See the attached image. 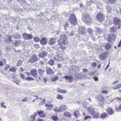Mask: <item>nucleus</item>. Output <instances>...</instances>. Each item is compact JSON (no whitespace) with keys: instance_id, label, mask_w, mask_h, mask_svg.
Listing matches in <instances>:
<instances>
[{"instance_id":"4c0bfd02","label":"nucleus","mask_w":121,"mask_h":121,"mask_svg":"<svg viewBox=\"0 0 121 121\" xmlns=\"http://www.w3.org/2000/svg\"><path fill=\"white\" fill-rule=\"evenodd\" d=\"M25 79L27 80L31 81L34 80V79L33 78L30 77H28L26 78H25Z\"/></svg>"},{"instance_id":"c03bdc74","label":"nucleus","mask_w":121,"mask_h":121,"mask_svg":"<svg viewBox=\"0 0 121 121\" xmlns=\"http://www.w3.org/2000/svg\"><path fill=\"white\" fill-rule=\"evenodd\" d=\"M91 118V117L90 116L87 115L84 117V119L85 120H86L88 119Z\"/></svg>"},{"instance_id":"052dcab7","label":"nucleus","mask_w":121,"mask_h":121,"mask_svg":"<svg viewBox=\"0 0 121 121\" xmlns=\"http://www.w3.org/2000/svg\"><path fill=\"white\" fill-rule=\"evenodd\" d=\"M93 78L95 81H97L98 80V78L96 76L94 77H93Z\"/></svg>"},{"instance_id":"423d86ee","label":"nucleus","mask_w":121,"mask_h":121,"mask_svg":"<svg viewBox=\"0 0 121 121\" xmlns=\"http://www.w3.org/2000/svg\"><path fill=\"white\" fill-rule=\"evenodd\" d=\"M107 39L108 42L111 43L112 41H114L116 38V35L109 34L107 35Z\"/></svg>"},{"instance_id":"6e6d98bb","label":"nucleus","mask_w":121,"mask_h":121,"mask_svg":"<svg viewBox=\"0 0 121 121\" xmlns=\"http://www.w3.org/2000/svg\"><path fill=\"white\" fill-rule=\"evenodd\" d=\"M48 78H44L43 79V80L45 83L46 82L48 81Z\"/></svg>"},{"instance_id":"6ab92c4d","label":"nucleus","mask_w":121,"mask_h":121,"mask_svg":"<svg viewBox=\"0 0 121 121\" xmlns=\"http://www.w3.org/2000/svg\"><path fill=\"white\" fill-rule=\"evenodd\" d=\"M73 114L75 117L76 118L80 117V113L78 110L74 111Z\"/></svg>"},{"instance_id":"0eeeda50","label":"nucleus","mask_w":121,"mask_h":121,"mask_svg":"<svg viewBox=\"0 0 121 121\" xmlns=\"http://www.w3.org/2000/svg\"><path fill=\"white\" fill-rule=\"evenodd\" d=\"M83 20L85 23H89L91 22V19L90 18L89 15L87 14L85 15L83 18Z\"/></svg>"},{"instance_id":"393cba45","label":"nucleus","mask_w":121,"mask_h":121,"mask_svg":"<svg viewBox=\"0 0 121 121\" xmlns=\"http://www.w3.org/2000/svg\"><path fill=\"white\" fill-rule=\"evenodd\" d=\"M57 92L61 93H65L67 92L66 91L63 90L61 89L60 88H57Z\"/></svg>"},{"instance_id":"2f4dec72","label":"nucleus","mask_w":121,"mask_h":121,"mask_svg":"<svg viewBox=\"0 0 121 121\" xmlns=\"http://www.w3.org/2000/svg\"><path fill=\"white\" fill-rule=\"evenodd\" d=\"M9 71H12L13 73H15L16 71V69L15 67H12L9 68Z\"/></svg>"},{"instance_id":"f704fd0d","label":"nucleus","mask_w":121,"mask_h":121,"mask_svg":"<svg viewBox=\"0 0 121 121\" xmlns=\"http://www.w3.org/2000/svg\"><path fill=\"white\" fill-rule=\"evenodd\" d=\"M115 110L117 112H119L120 110L121 111V104H120L119 107H116L115 108Z\"/></svg>"},{"instance_id":"5fc2aeb1","label":"nucleus","mask_w":121,"mask_h":121,"mask_svg":"<svg viewBox=\"0 0 121 121\" xmlns=\"http://www.w3.org/2000/svg\"><path fill=\"white\" fill-rule=\"evenodd\" d=\"M115 99H117L118 101H121V97H117Z\"/></svg>"},{"instance_id":"1a4fd4ad","label":"nucleus","mask_w":121,"mask_h":121,"mask_svg":"<svg viewBox=\"0 0 121 121\" xmlns=\"http://www.w3.org/2000/svg\"><path fill=\"white\" fill-rule=\"evenodd\" d=\"M22 37L25 40H28L32 39L33 37V35L25 33L22 35Z\"/></svg>"},{"instance_id":"13d9d810","label":"nucleus","mask_w":121,"mask_h":121,"mask_svg":"<svg viewBox=\"0 0 121 121\" xmlns=\"http://www.w3.org/2000/svg\"><path fill=\"white\" fill-rule=\"evenodd\" d=\"M20 76L21 78L22 79H24L25 78V76L23 74H21L20 75Z\"/></svg>"},{"instance_id":"8fccbe9b","label":"nucleus","mask_w":121,"mask_h":121,"mask_svg":"<svg viewBox=\"0 0 121 121\" xmlns=\"http://www.w3.org/2000/svg\"><path fill=\"white\" fill-rule=\"evenodd\" d=\"M22 61L21 60H19L17 64V65L18 66H20L22 64Z\"/></svg>"},{"instance_id":"5701e85b","label":"nucleus","mask_w":121,"mask_h":121,"mask_svg":"<svg viewBox=\"0 0 121 121\" xmlns=\"http://www.w3.org/2000/svg\"><path fill=\"white\" fill-rule=\"evenodd\" d=\"M99 115L100 114L99 112L95 113V112H94L91 115L94 118L96 119L99 118Z\"/></svg>"},{"instance_id":"cd10ccee","label":"nucleus","mask_w":121,"mask_h":121,"mask_svg":"<svg viewBox=\"0 0 121 121\" xmlns=\"http://www.w3.org/2000/svg\"><path fill=\"white\" fill-rule=\"evenodd\" d=\"M108 116V115L105 113H102L100 115V117L102 119L106 118Z\"/></svg>"},{"instance_id":"ddd939ff","label":"nucleus","mask_w":121,"mask_h":121,"mask_svg":"<svg viewBox=\"0 0 121 121\" xmlns=\"http://www.w3.org/2000/svg\"><path fill=\"white\" fill-rule=\"evenodd\" d=\"M47 39L45 37H43L40 41V42L41 45H44L47 43Z\"/></svg>"},{"instance_id":"412c9836","label":"nucleus","mask_w":121,"mask_h":121,"mask_svg":"<svg viewBox=\"0 0 121 121\" xmlns=\"http://www.w3.org/2000/svg\"><path fill=\"white\" fill-rule=\"evenodd\" d=\"M46 71L47 73L49 75L54 74V73L52 70L50 68L47 69H46Z\"/></svg>"},{"instance_id":"2eb2a0df","label":"nucleus","mask_w":121,"mask_h":121,"mask_svg":"<svg viewBox=\"0 0 121 121\" xmlns=\"http://www.w3.org/2000/svg\"><path fill=\"white\" fill-rule=\"evenodd\" d=\"M87 111L91 115H92L95 112V109L91 107H88L87 108Z\"/></svg>"},{"instance_id":"774afa93","label":"nucleus","mask_w":121,"mask_h":121,"mask_svg":"<svg viewBox=\"0 0 121 121\" xmlns=\"http://www.w3.org/2000/svg\"><path fill=\"white\" fill-rule=\"evenodd\" d=\"M83 71L84 72H86L88 71V69H83Z\"/></svg>"},{"instance_id":"3c124183","label":"nucleus","mask_w":121,"mask_h":121,"mask_svg":"<svg viewBox=\"0 0 121 121\" xmlns=\"http://www.w3.org/2000/svg\"><path fill=\"white\" fill-rule=\"evenodd\" d=\"M91 66L92 67H95L97 66V64L96 62H93L92 63Z\"/></svg>"},{"instance_id":"a878e982","label":"nucleus","mask_w":121,"mask_h":121,"mask_svg":"<svg viewBox=\"0 0 121 121\" xmlns=\"http://www.w3.org/2000/svg\"><path fill=\"white\" fill-rule=\"evenodd\" d=\"M64 114L65 117H71L72 116L71 114L67 111L65 112Z\"/></svg>"},{"instance_id":"58836bf2","label":"nucleus","mask_w":121,"mask_h":121,"mask_svg":"<svg viewBox=\"0 0 121 121\" xmlns=\"http://www.w3.org/2000/svg\"><path fill=\"white\" fill-rule=\"evenodd\" d=\"M33 39L34 41L37 42H38L40 40V39L39 38L36 37H34Z\"/></svg>"},{"instance_id":"7ed1b4c3","label":"nucleus","mask_w":121,"mask_h":121,"mask_svg":"<svg viewBox=\"0 0 121 121\" xmlns=\"http://www.w3.org/2000/svg\"><path fill=\"white\" fill-rule=\"evenodd\" d=\"M97 20L100 22H102L105 20V16L103 13L100 12L96 16Z\"/></svg>"},{"instance_id":"a18cd8bd","label":"nucleus","mask_w":121,"mask_h":121,"mask_svg":"<svg viewBox=\"0 0 121 121\" xmlns=\"http://www.w3.org/2000/svg\"><path fill=\"white\" fill-rule=\"evenodd\" d=\"M96 31L98 33H100L102 32V30L99 28H97L96 29Z\"/></svg>"},{"instance_id":"7c9ffc66","label":"nucleus","mask_w":121,"mask_h":121,"mask_svg":"<svg viewBox=\"0 0 121 121\" xmlns=\"http://www.w3.org/2000/svg\"><path fill=\"white\" fill-rule=\"evenodd\" d=\"M117 27L114 26H112L110 28V30L111 32H115L117 29Z\"/></svg>"},{"instance_id":"79ce46f5","label":"nucleus","mask_w":121,"mask_h":121,"mask_svg":"<svg viewBox=\"0 0 121 121\" xmlns=\"http://www.w3.org/2000/svg\"><path fill=\"white\" fill-rule=\"evenodd\" d=\"M21 41H15L14 42V44L15 45L18 46L21 44Z\"/></svg>"},{"instance_id":"49530a36","label":"nucleus","mask_w":121,"mask_h":121,"mask_svg":"<svg viewBox=\"0 0 121 121\" xmlns=\"http://www.w3.org/2000/svg\"><path fill=\"white\" fill-rule=\"evenodd\" d=\"M69 24L68 22H67L65 23V24L64 25V26L65 28H66L69 26Z\"/></svg>"},{"instance_id":"f03ea898","label":"nucleus","mask_w":121,"mask_h":121,"mask_svg":"<svg viewBox=\"0 0 121 121\" xmlns=\"http://www.w3.org/2000/svg\"><path fill=\"white\" fill-rule=\"evenodd\" d=\"M68 21L72 25H76L78 23L77 19L75 15L73 14L70 15Z\"/></svg>"},{"instance_id":"4d7b16f0","label":"nucleus","mask_w":121,"mask_h":121,"mask_svg":"<svg viewBox=\"0 0 121 121\" xmlns=\"http://www.w3.org/2000/svg\"><path fill=\"white\" fill-rule=\"evenodd\" d=\"M6 65L7 66L5 67L4 68V69L6 70H7L10 67V66L9 65Z\"/></svg>"},{"instance_id":"c756f323","label":"nucleus","mask_w":121,"mask_h":121,"mask_svg":"<svg viewBox=\"0 0 121 121\" xmlns=\"http://www.w3.org/2000/svg\"><path fill=\"white\" fill-rule=\"evenodd\" d=\"M111 44L109 43H107L105 45V48L106 50H107L111 48Z\"/></svg>"},{"instance_id":"a19ab883","label":"nucleus","mask_w":121,"mask_h":121,"mask_svg":"<svg viewBox=\"0 0 121 121\" xmlns=\"http://www.w3.org/2000/svg\"><path fill=\"white\" fill-rule=\"evenodd\" d=\"M12 37L10 35H9L7 38L8 39L7 41V42H12L13 41L12 40Z\"/></svg>"},{"instance_id":"338daca9","label":"nucleus","mask_w":121,"mask_h":121,"mask_svg":"<svg viewBox=\"0 0 121 121\" xmlns=\"http://www.w3.org/2000/svg\"><path fill=\"white\" fill-rule=\"evenodd\" d=\"M37 121H44V120L42 119L39 118L37 120Z\"/></svg>"},{"instance_id":"4be33fe9","label":"nucleus","mask_w":121,"mask_h":121,"mask_svg":"<svg viewBox=\"0 0 121 121\" xmlns=\"http://www.w3.org/2000/svg\"><path fill=\"white\" fill-rule=\"evenodd\" d=\"M99 57L101 60H105L106 58L105 54L102 53L99 56Z\"/></svg>"},{"instance_id":"39448f33","label":"nucleus","mask_w":121,"mask_h":121,"mask_svg":"<svg viewBox=\"0 0 121 121\" xmlns=\"http://www.w3.org/2000/svg\"><path fill=\"white\" fill-rule=\"evenodd\" d=\"M38 60V58L36 55L35 54H33L30 58L28 60V62L30 63H33Z\"/></svg>"},{"instance_id":"09e8293b","label":"nucleus","mask_w":121,"mask_h":121,"mask_svg":"<svg viewBox=\"0 0 121 121\" xmlns=\"http://www.w3.org/2000/svg\"><path fill=\"white\" fill-rule=\"evenodd\" d=\"M34 46L36 48H40L39 45L38 44H35Z\"/></svg>"},{"instance_id":"9b49d317","label":"nucleus","mask_w":121,"mask_h":121,"mask_svg":"<svg viewBox=\"0 0 121 121\" xmlns=\"http://www.w3.org/2000/svg\"><path fill=\"white\" fill-rule=\"evenodd\" d=\"M113 22L115 25L117 24L119 25V24L121 23V21L119 18L116 17H114L113 19Z\"/></svg>"},{"instance_id":"72a5a7b5","label":"nucleus","mask_w":121,"mask_h":121,"mask_svg":"<svg viewBox=\"0 0 121 121\" xmlns=\"http://www.w3.org/2000/svg\"><path fill=\"white\" fill-rule=\"evenodd\" d=\"M63 97L60 95L58 94L56 96V98L57 99L61 100L63 99Z\"/></svg>"},{"instance_id":"9d476101","label":"nucleus","mask_w":121,"mask_h":121,"mask_svg":"<svg viewBox=\"0 0 121 121\" xmlns=\"http://www.w3.org/2000/svg\"><path fill=\"white\" fill-rule=\"evenodd\" d=\"M67 109V107L65 105H61L59 107L58 111V112H60L66 110Z\"/></svg>"},{"instance_id":"473e14b6","label":"nucleus","mask_w":121,"mask_h":121,"mask_svg":"<svg viewBox=\"0 0 121 121\" xmlns=\"http://www.w3.org/2000/svg\"><path fill=\"white\" fill-rule=\"evenodd\" d=\"M117 0H108V3L113 4L117 2Z\"/></svg>"},{"instance_id":"f257e3e1","label":"nucleus","mask_w":121,"mask_h":121,"mask_svg":"<svg viewBox=\"0 0 121 121\" xmlns=\"http://www.w3.org/2000/svg\"><path fill=\"white\" fill-rule=\"evenodd\" d=\"M57 42L61 49L65 50L66 45L68 44L67 36L64 34L61 35L60 38L57 40Z\"/></svg>"},{"instance_id":"6e6552de","label":"nucleus","mask_w":121,"mask_h":121,"mask_svg":"<svg viewBox=\"0 0 121 121\" xmlns=\"http://www.w3.org/2000/svg\"><path fill=\"white\" fill-rule=\"evenodd\" d=\"M45 72V71L40 68H39L38 69V72L39 74L38 76V80H42L43 77V73Z\"/></svg>"},{"instance_id":"e2e57ef3","label":"nucleus","mask_w":121,"mask_h":121,"mask_svg":"<svg viewBox=\"0 0 121 121\" xmlns=\"http://www.w3.org/2000/svg\"><path fill=\"white\" fill-rule=\"evenodd\" d=\"M121 46V40L118 44V47H119Z\"/></svg>"},{"instance_id":"bf43d9fd","label":"nucleus","mask_w":121,"mask_h":121,"mask_svg":"<svg viewBox=\"0 0 121 121\" xmlns=\"http://www.w3.org/2000/svg\"><path fill=\"white\" fill-rule=\"evenodd\" d=\"M39 63L41 65H43L44 64V62L42 61L41 60L39 62Z\"/></svg>"},{"instance_id":"bb28decb","label":"nucleus","mask_w":121,"mask_h":121,"mask_svg":"<svg viewBox=\"0 0 121 121\" xmlns=\"http://www.w3.org/2000/svg\"><path fill=\"white\" fill-rule=\"evenodd\" d=\"M79 33L82 35L85 34V30L82 28H80L78 30Z\"/></svg>"},{"instance_id":"ea45409f","label":"nucleus","mask_w":121,"mask_h":121,"mask_svg":"<svg viewBox=\"0 0 121 121\" xmlns=\"http://www.w3.org/2000/svg\"><path fill=\"white\" fill-rule=\"evenodd\" d=\"M58 76L53 77L51 79L52 81L54 82L58 80Z\"/></svg>"},{"instance_id":"864d4df0","label":"nucleus","mask_w":121,"mask_h":121,"mask_svg":"<svg viewBox=\"0 0 121 121\" xmlns=\"http://www.w3.org/2000/svg\"><path fill=\"white\" fill-rule=\"evenodd\" d=\"M118 82L119 81L118 80L116 81L112 82V84L113 85H114Z\"/></svg>"},{"instance_id":"69168bd1","label":"nucleus","mask_w":121,"mask_h":121,"mask_svg":"<svg viewBox=\"0 0 121 121\" xmlns=\"http://www.w3.org/2000/svg\"><path fill=\"white\" fill-rule=\"evenodd\" d=\"M61 65L60 64H58L57 65V67L59 68H61Z\"/></svg>"},{"instance_id":"603ef678","label":"nucleus","mask_w":121,"mask_h":121,"mask_svg":"<svg viewBox=\"0 0 121 121\" xmlns=\"http://www.w3.org/2000/svg\"><path fill=\"white\" fill-rule=\"evenodd\" d=\"M102 92L103 94H107L108 92L107 90H103L102 91Z\"/></svg>"},{"instance_id":"a211bd4d","label":"nucleus","mask_w":121,"mask_h":121,"mask_svg":"<svg viewBox=\"0 0 121 121\" xmlns=\"http://www.w3.org/2000/svg\"><path fill=\"white\" fill-rule=\"evenodd\" d=\"M64 78L66 80H69V82H72L73 80V77L71 76H66L64 77Z\"/></svg>"},{"instance_id":"f3484780","label":"nucleus","mask_w":121,"mask_h":121,"mask_svg":"<svg viewBox=\"0 0 121 121\" xmlns=\"http://www.w3.org/2000/svg\"><path fill=\"white\" fill-rule=\"evenodd\" d=\"M96 99L98 101H99L102 103L104 102L105 101L104 98L102 96H97L96 97Z\"/></svg>"},{"instance_id":"f8f14e48","label":"nucleus","mask_w":121,"mask_h":121,"mask_svg":"<svg viewBox=\"0 0 121 121\" xmlns=\"http://www.w3.org/2000/svg\"><path fill=\"white\" fill-rule=\"evenodd\" d=\"M106 112L109 115H112L114 114L113 109L111 108H108L106 109Z\"/></svg>"},{"instance_id":"e433bc0d","label":"nucleus","mask_w":121,"mask_h":121,"mask_svg":"<svg viewBox=\"0 0 121 121\" xmlns=\"http://www.w3.org/2000/svg\"><path fill=\"white\" fill-rule=\"evenodd\" d=\"M54 63V61L52 59L50 60L48 62V63L51 65H53Z\"/></svg>"},{"instance_id":"c85d7f7f","label":"nucleus","mask_w":121,"mask_h":121,"mask_svg":"<svg viewBox=\"0 0 121 121\" xmlns=\"http://www.w3.org/2000/svg\"><path fill=\"white\" fill-rule=\"evenodd\" d=\"M121 87V83H119L114 87H113L112 88L114 90L118 89Z\"/></svg>"},{"instance_id":"20e7f679","label":"nucleus","mask_w":121,"mask_h":121,"mask_svg":"<svg viewBox=\"0 0 121 121\" xmlns=\"http://www.w3.org/2000/svg\"><path fill=\"white\" fill-rule=\"evenodd\" d=\"M30 74L31 76H32L37 80H38V76L37 73V70L36 69H33L31 70L30 72Z\"/></svg>"},{"instance_id":"c9c22d12","label":"nucleus","mask_w":121,"mask_h":121,"mask_svg":"<svg viewBox=\"0 0 121 121\" xmlns=\"http://www.w3.org/2000/svg\"><path fill=\"white\" fill-rule=\"evenodd\" d=\"M106 8L107 11L108 13H110L111 12L112 8L110 6H106Z\"/></svg>"},{"instance_id":"0e129e2a","label":"nucleus","mask_w":121,"mask_h":121,"mask_svg":"<svg viewBox=\"0 0 121 121\" xmlns=\"http://www.w3.org/2000/svg\"><path fill=\"white\" fill-rule=\"evenodd\" d=\"M20 69L21 71L22 72L24 71L25 70V69H23V68L22 67H20Z\"/></svg>"},{"instance_id":"de8ad7c7","label":"nucleus","mask_w":121,"mask_h":121,"mask_svg":"<svg viewBox=\"0 0 121 121\" xmlns=\"http://www.w3.org/2000/svg\"><path fill=\"white\" fill-rule=\"evenodd\" d=\"M4 102H2L0 104L1 107H3L4 108H6V106L4 105Z\"/></svg>"},{"instance_id":"aec40b11","label":"nucleus","mask_w":121,"mask_h":121,"mask_svg":"<svg viewBox=\"0 0 121 121\" xmlns=\"http://www.w3.org/2000/svg\"><path fill=\"white\" fill-rule=\"evenodd\" d=\"M56 42V40L55 39L52 38L50 39L48 43L49 44L52 45L55 43Z\"/></svg>"},{"instance_id":"680f3d73","label":"nucleus","mask_w":121,"mask_h":121,"mask_svg":"<svg viewBox=\"0 0 121 121\" xmlns=\"http://www.w3.org/2000/svg\"><path fill=\"white\" fill-rule=\"evenodd\" d=\"M27 100V98L26 97L25 98L23 99L22 100V102L26 101Z\"/></svg>"},{"instance_id":"37998d69","label":"nucleus","mask_w":121,"mask_h":121,"mask_svg":"<svg viewBox=\"0 0 121 121\" xmlns=\"http://www.w3.org/2000/svg\"><path fill=\"white\" fill-rule=\"evenodd\" d=\"M14 38L17 39H19L20 38V35L19 34H17L14 37Z\"/></svg>"},{"instance_id":"4468645a","label":"nucleus","mask_w":121,"mask_h":121,"mask_svg":"<svg viewBox=\"0 0 121 121\" xmlns=\"http://www.w3.org/2000/svg\"><path fill=\"white\" fill-rule=\"evenodd\" d=\"M47 55V53L46 51H42L38 54L40 58H42L46 56Z\"/></svg>"},{"instance_id":"b1692460","label":"nucleus","mask_w":121,"mask_h":121,"mask_svg":"<svg viewBox=\"0 0 121 121\" xmlns=\"http://www.w3.org/2000/svg\"><path fill=\"white\" fill-rule=\"evenodd\" d=\"M45 106V107L47 108L48 109L50 110L52 109V108L53 107V106L52 104H46Z\"/></svg>"},{"instance_id":"dca6fc26","label":"nucleus","mask_w":121,"mask_h":121,"mask_svg":"<svg viewBox=\"0 0 121 121\" xmlns=\"http://www.w3.org/2000/svg\"><path fill=\"white\" fill-rule=\"evenodd\" d=\"M38 114L39 116V117L41 118H44L46 117V114L43 111H38Z\"/></svg>"}]
</instances>
